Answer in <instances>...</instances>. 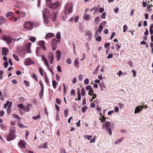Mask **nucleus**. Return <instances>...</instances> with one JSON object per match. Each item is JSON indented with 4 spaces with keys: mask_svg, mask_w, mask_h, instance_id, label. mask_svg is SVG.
Returning a JSON list of instances; mask_svg holds the SVG:
<instances>
[{
    "mask_svg": "<svg viewBox=\"0 0 153 153\" xmlns=\"http://www.w3.org/2000/svg\"><path fill=\"white\" fill-rule=\"evenodd\" d=\"M16 132V128L13 127L11 128L10 131L7 136V140L10 141L14 139L15 137V133Z\"/></svg>",
    "mask_w": 153,
    "mask_h": 153,
    "instance_id": "nucleus-1",
    "label": "nucleus"
},
{
    "mask_svg": "<svg viewBox=\"0 0 153 153\" xmlns=\"http://www.w3.org/2000/svg\"><path fill=\"white\" fill-rule=\"evenodd\" d=\"M72 5L71 3H67L65 7V11L66 13H70L72 11Z\"/></svg>",
    "mask_w": 153,
    "mask_h": 153,
    "instance_id": "nucleus-2",
    "label": "nucleus"
},
{
    "mask_svg": "<svg viewBox=\"0 0 153 153\" xmlns=\"http://www.w3.org/2000/svg\"><path fill=\"white\" fill-rule=\"evenodd\" d=\"M3 39L7 42L8 45H9L10 43H11L12 41V38L7 35H4L3 37Z\"/></svg>",
    "mask_w": 153,
    "mask_h": 153,
    "instance_id": "nucleus-3",
    "label": "nucleus"
},
{
    "mask_svg": "<svg viewBox=\"0 0 153 153\" xmlns=\"http://www.w3.org/2000/svg\"><path fill=\"white\" fill-rule=\"evenodd\" d=\"M110 125L111 123L107 121L105 123V127L107 133L111 135L112 134V132L111 129L110 128Z\"/></svg>",
    "mask_w": 153,
    "mask_h": 153,
    "instance_id": "nucleus-4",
    "label": "nucleus"
},
{
    "mask_svg": "<svg viewBox=\"0 0 153 153\" xmlns=\"http://www.w3.org/2000/svg\"><path fill=\"white\" fill-rule=\"evenodd\" d=\"M23 25L24 28L27 29L31 30L33 27V24L30 22H27Z\"/></svg>",
    "mask_w": 153,
    "mask_h": 153,
    "instance_id": "nucleus-5",
    "label": "nucleus"
},
{
    "mask_svg": "<svg viewBox=\"0 0 153 153\" xmlns=\"http://www.w3.org/2000/svg\"><path fill=\"white\" fill-rule=\"evenodd\" d=\"M24 64L25 65L28 66L34 64V62L31 59L27 58L25 60Z\"/></svg>",
    "mask_w": 153,
    "mask_h": 153,
    "instance_id": "nucleus-6",
    "label": "nucleus"
},
{
    "mask_svg": "<svg viewBox=\"0 0 153 153\" xmlns=\"http://www.w3.org/2000/svg\"><path fill=\"white\" fill-rule=\"evenodd\" d=\"M31 45V43H27L26 44L25 48L27 53H31V51L30 49Z\"/></svg>",
    "mask_w": 153,
    "mask_h": 153,
    "instance_id": "nucleus-7",
    "label": "nucleus"
},
{
    "mask_svg": "<svg viewBox=\"0 0 153 153\" xmlns=\"http://www.w3.org/2000/svg\"><path fill=\"white\" fill-rule=\"evenodd\" d=\"M91 34L92 33L90 31H88L86 32V33L85 34V38H86L87 41H90L91 39Z\"/></svg>",
    "mask_w": 153,
    "mask_h": 153,
    "instance_id": "nucleus-8",
    "label": "nucleus"
},
{
    "mask_svg": "<svg viewBox=\"0 0 153 153\" xmlns=\"http://www.w3.org/2000/svg\"><path fill=\"white\" fill-rule=\"evenodd\" d=\"M143 107V106H137L135 109L134 114H137L140 112L142 110Z\"/></svg>",
    "mask_w": 153,
    "mask_h": 153,
    "instance_id": "nucleus-9",
    "label": "nucleus"
},
{
    "mask_svg": "<svg viewBox=\"0 0 153 153\" xmlns=\"http://www.w3.org/2000/svg\"><path fill=\"white\" fill-rule=\"evenodd\" d=\"M7 22V19L4 18L3 16H0V25L6 23Z\"/></svg>",
    "mask_w": 153,
    "mask_h": 153,
    "instance_id": "nucleus-10",
    "label": "nucleus"
},
{
    "mask_svg": "<svg viewBox=\"0 0 153 153\" xmlns=\"http://www.w3.org/2000/svg\"><path fill=\"white\" fill-rule=\"evenodd\" d=\"M19 145L21 147L25 148L26 146V143L24 140H22L19 143Z\"/></svg>",
    "mask_w": 153,
    "mask_h": 153,
    "instance_id": "nucleus-11",
    "label": "nucleus"
},
{
    "mask_svg": "<svg viewBox=\"0 0 153 153\" xmlns=\"http://www.w3.org/2000/svg\"><path fill=\"white\" fill-rule=\"evenodd\" d=\"M49 60L50 61V63L52 64L53 63L54 59V55L52 53H50L49 54V56L48 57Z\"/></svg>",
    "mask_w": 153,
    "mask_h": 153,
    "instance_id": "nucleus-12",
    "label": "nucleus"
},
{
    "mask_svg": "<svg viewBox=\"0 0 153 153\" xmlns=\"http://www.w3.org/2000/svg\"><path fill=\"white\" fill-rule=\"evenodd\" d=\"M2 55H6V53L8 52L9 50L8 48H5L3 47L2 48Z\"/></svg>",
    "mask_w": 153,
    "mask_h": 153,
    "instance_id": "nucleus-13",
    "label": "nucleus"
},
{
    "mask_svg": "<svg viewBox=\"0 0 153 153\" xmlns=\"http://www.w3.org/2000/svg\"><path fill=\"white\" fill-rule=\"evenodd\" d=\"M60 3L58 1H57L53 3L51 8L53 9L56 8L58 7Z\"/></svg>",
    "mask_w": 153,
    "mask_h": 153,
    "instance_id": "nucleus-14",
    "label": "nucleus"
},
{
    "mask_svg": "<svg viewBox=\"0 0 153 153\" xmlns=\"http://www.w3.org/2000/svg\"><path fill=\"white\" fill-rule=\"evenodd\" d=\"M56 58L57 59V61H59L60 59L61 52L59 50L57 51L56 52Z\"/></svg>",
    "mask_w": 153,
    "mask_h": 153,
    "instance_id": "nucleus-15",
    "label": "nucleus"
},
{
    "mask_svg": "<svg viewBox=\"0 0 153 153\" xmlns=\"http://www.w3.org/2000/svg\"><path fill=\"white\" fill-rule=\"evenodd\" d=\"M46 5L50 8H51L52 5V3L51 0H46Z\"/></svg>",
    "mask_w": 153,
    "mask_h": 153,
    "instance_id": "nucleus-16",
    "label": "nucleus"
},
{
    "mask_svg": "<svg viewBox=\"0 0 153 153\" xmlns=\"http://www.w3.org/2000/svg\"><path fill=\"white\" fill-rule=\"evenodd\" d=\"M54 36V35L52 33H47L45 37L46 39H48Z\"/></svg>",
    "mask_w": 153,
    "mask_h": 153,
    "instance_id": "nucleus-17",
    "label": "nucleus"
},
{
    "mask_svg": "<svg viewBox=\"0 0 153 153\" xmlns=\"http://www.w3.org/2000/svg\"><path fill=\"white\" fill-rule=\"evenodd\" d=\"M32 107V105L31 104H29L27 107L24 108V110L27 112H28L31 109Z\"/></svg>",
    "mask_w": 153,
    "mask_h": 153,
    "instance_id": "nucleus-18",
    "label": "nucleus"
},
{
    "mask_svg": "<svg viewBox=\"0 0 153 153\" xmlns=\"http://www.w3.org/2000/svg\"><path fill=\"white\" fill-rule=\"evenodd\" d=\"M91 17V16L89 14H84L83 17V18L85 20H89Z\"/></svg>",
    "mask_w": 153,
    "mask_h": 153,
    "instance_id": "nucleus-19",
    "label": "nucleus"
},
{
    "mask_svg": "<svg viewBox=\"0 0 153 153\" xmlns=\"http://www.w3.org/2000/svg\"><path fill=\"white\" fill-rule=\"evenodd\" d=\"M124 140V137H121L118 140L115 141L114 142V144L116 145L118 143H119L120 142H121L123 140Z\"/></svg>",
    "mask_w": 153,
    "mask_h": 153,
    "instance_id": "nucleus-20",
    "label": "nucleus"
},
{
    "mask_svg": "<svg viewBox=\"0 0 153 153\" xmlns=\"http://www.w3.org/2000/svg\"><path fill=\"white\" fill-rule=\"evenodd\" d=\"M100 18L97 17L95 18L94 23L95 25H97L99 22Z\"/></svg>",
    "mask_w": 153,
    "mask_h": 153,
    "instance_id": "nucleus-21",
    "label": "nucleus"
},
{
    "mask_svg": "<svg viewBox=\"0 0 153 153\" xmlns=\"http://www.w3.org/2000/svg\"><path fill=\"white\" fill-rule=\"evenodd\" d=\"M57 42V41L56 39H53L51 43V46H55L56 45V43Z\"/></svg>",
    "mask_w": 153,
    "mask_h": 153,
    "instance_id": "nucleus-22",
    "label": "nucleus"
},
{
    "mask_svg": "<svg viewBox=\"0 0 153 153\" xmlns=\"http://www.w3.org/2000/svg\"><path fill=\"white\" fill-rule=\"evenodd\" d=\"M43 91H44V89H41V91H40L39 93V96L40 98L41 99L43 95Z\"/></svg>",
    "mask_w": 153,
    "mask_h": 153,
    "instance_id": "nucleus-23",
    "label": "nucleus"
},
{
    "mask_svg": "<svg viewBox=\"0 0 153 153\" xmlns=\"http://www.w3.org/2000/svg\"><path fill=\"white\" fill-rule=\"evenodd\" d=\"M17 124L18 126L20 128H23L25 127L24 125L21 124L20 122V121H18V122H17Z\"/></svg>",
    "mask_w": 153,
    "mask_h": 153,
    "instance_id": "nucleus-24",
    "label": "nucleus"
},
{
    "mask_svg": "<svg viewBox=\"0 0 153 153\" xmlns=\"http://www.w3.org/2000/svg\"><path fill=\"white\" fill-rule=\"evenodd\" d=\"M43 13V16L44 19V23L45 24H48V20L47 18L45 17V16L44 13Z\"/></svg>",
    "mask_w": 153,
    "mask_h": 153,
    "instance_id": "nucleus-25",
    "label": "nucleus"
},
{
    "mask_svg": "<svg viewBox=\"0 0 153 153\" xmlns=\"http://www.w3.org/2000/svg\"><path fill=\"white\" fill-rule=\"evenodd\" d=\"M57 82L54 80L52 81V85L53 88L55 89L56 88V85H57Z\"/></svg>",
    "mask_w": 153,
    "mask_h": 153,
    "instance_id": "nucleus-26",
    "label": "nucleus"
},
{
    "mask_svg": "<svg viewBox=\"0 0 153 153\" xmlns=\"http://www.w3.org/2000/svg\"><path fill=\"white\" fill-rule=\"evenodd\" d=\"M153 24H152L151 25L149 28V31L151 34H153V30L152 29V28H153Z\"/></svg>",
    "mask_w": 153,
    "mask_h": 153,
    "instance_id": "nucleus-27",
    "label": "nucleus"
},
{
    "mask_svg": "<svg viewBox=\"0 0 153 153\" xmlns=\"http://www.w3.org/2000/svg\"><path fill=\"white\" fill-rule=\"evenodd\" d=\"M13 117L15 118L18 119V121H20L21 120V118L17 115L16 114H13Z\"/></svg>",
    "mask_w": 153,
    "mask_h": 153,
    "instance_id": "nucleus-28",
    "label": "nucleus"
},
{
    "mask_svg": "<svg viewBox=\"0 0 153 153\" xmlns=\"http://www.w3.org/2000/svg\"><path fill=\"white\" fill-rule=\"evenodd\" d=\"M17 107L19 108L24 110V106L22 104H19L17 105Z\"/></svg>",
    "mask_w": 153,
    "mask_h": 153,
    "instance_id": "nucleus-29",
    "label": "nucleus"
},
{
    "mask_svg": "<svg viewBox=\"0 0 153 153\" xmlns=\"http://www.w3.org/2000/svg\"><path fill=\"white\" fill-rule=\"evenodd\" d=\"M56 37L58 39H59L61 38V33L59 32H58L57 33L56 36Z\"/></svg>",
    "mask_w": 153,
    "mask_h": 153,
    "instance_id": "nucleus-30",
    "label": "nucleus"
},
{
    "mask_svg": "<svg viewBox=\"0 0 153 153\" xmlns=\"http://www.w3.org/2000/svg\"><path fill=\"white\" fill-rule=\"evenodd\" d=\"M77 95H78V100H81V95L80 93V91L79 90L77 92Z\"/></svg>",
    "mask_w": 153,
    "mask_h": 153,
    "instance_id": "nucleus-31",
    "label": "nucleus"
},
{
    "mask_svg": "<svg viewBox=\"0 0 153 153\" xmlns=\"http://www.w3.org/2000/svg\"><path fill=\"white\" fill-rule=\"evenodd\" d=\"M42 148H46L47 146V143H45L43 144H42L41 145Z\"/></svg>",
    "mask_w": 153,
    "mask_h": 153,
    "instance_id": "nucleus-32",
    "label": "nucleus"
},
{
    "mask_svg": "<svg viewBox=\"0 0 153 153\" xmlns=\"http://www.w3.org/2000/svg\"><path fill=\"white\" fill-rule=\"evenodd\" d=\"M29 39L32 42H34L36 41V38L35 37H31L29 38Z\"/></svg>",
    "mask_w": 153,
    "mask_h": 153,
    "instance_id": "nucleus-33",
    "label": "nucleus"
},
{
    "mask_svg": "<svg viewBox=\"0 0 153 153\" xmlns=\"http://www.w3.org/2000/svg\"><path fill=\"white\" fill-rule=\"evenodd\" d=\"M106 16V13L105 12H104L102 13L101 16V18L102 19H105Z\"/></svg>",
    "mask_w": 153,
    "mask_h": 153,
    "instance_id": "nucleus-34",
    "label": "nucleus"
},
{
    "mask_svg": "<svg viewBox=\"0 0 153 153\" xmlns=\"http://www.w3.org/2000/svg\"><path fill=\"white\" fill-rule=\"evenodd\" d=\"M43 61L45 63V65L48 68L49 67V65L48 63V62L47 59H45V60H43Z\"/></svg>",
    "mask_w": 153,
    "mask_h": 153,
    "instance_id": "nucleus-35",
    "label": "nucleus"
},
{
    "mask_svg": "<svg viewBox=\"0 0 153 153\" xmlns=\"http://www.w3.org/2000/svg\"><path fill=\"white\" fill-rule=\"evenodd\" d=\"M88 94L91 96H92L94 94V92L93 89H91V90L89 91Z\"/></svg>",
    "mask_w": 153,
    "mask_h": 153,
    "instance_id": "nucleus-36",
    "label": "nucleus"
},
{
    "mask_svg": "<svg viewBox=\"0 0 153 153\" xmlns=\"http://www.w3.org/2000/svg\"><path fill=\"white\" fill-rule=\"evenodd\" d=\"M128 29V27L126 25H124L123 27V32H125Z\"/></svg>",
    "mask_w": 153,
    "mask_h": 153,
    "instance_id": "nucleus-37",
    "label": "nucleus"
},
{
    "mask_svg": "<svg viewBox=\"0 0 153 153\" xmlns=\"http://www.w3.org/2000/svg\"><path fill=\"white\" fill-rule=\"evenodd\" d=\"M103 28V27L102 25H100L98 27V32L99 33L101 32L102 31Z\"/></svg>",
    "mask_w": 153,
    "mask_h": 153,
    "instance_id": "nucleus-38",
    "label": "nucleus"
},
{
    "mask_svg": "<svg viewBox=\"0 0 153 153\" xmlns=\"http://www.w3.org/2000/svg\"><path fill=\"white\" fill-rule=\"evenodd\" d=\"M88 108L86 106H84L82 107V111L83 113H85L87 110Z\"/></svg>",
    "mask_w": 153,
    "mask_h": 153,
    "instance_id": "nucleus-39",
    "label": "nucleus"
},
{
    "mask_svg": "<svg viewBox=\"0 0 153 153\" xmlns=\"http://www.w3.org/2000/svg\"><path fill=\"white\" fill-rule=\"evenodd\" d=\"M13 13L12 12L10 11L7 13L6 14V16L7 17H8L10 16H11L12 14Z\"/></svg>",
    "mask_w": 153,
    "mask_h": 153,
    "instance_id": "nucleus-40",
    "label": "nucleus"
},
{
    "mask_svg": "<svg viewBox=\"0 0 153 153\" xmlns=\"http://www.w3.org/2000/svg\"><path fill=\"white\" fill-rule=\"evenodd\" d=\"M85 94V90L84 88H83L81 90V94L82 96H84Z\"/></svg>",
    "mask_w": 153,
    "mask_h": 153,
    "instance_id": "nucleus-41",
    "label": "nucleus"
},
{
    "mask_svg": "<svg viewBox=\"0 0 153 153\" xmlns=\"http://www.w3.org/2000/svg\"><path fill=\"white\" fill-rule=\"evenodd\" d=\"M66 62L68 64H71L72 62L71 59L70 58L68 59L66 61Z\"/></svg>",
    "mask_w": 153,
    "mask_h": 153,
    "instance_id": "nucleus-42",
    "label": "nucleus"
},
{
    "mask_svg": "<svg viewBox=\"0 0 153 153\" xmlns=\"http://www.w3.org/2000/svg\"><path fill=\"white\" fill-rule=\"evenodd\" d=\"M92 137V136L91 135H85L84 136V137L85 138H87L88 140H90Z\"/></svg>",
    "mask_w": 153,
    "mask_h": 153,
    "instance_id": "nucleus-43",
    "label": "nucleus"
},
{
    "mask_svg": "<svg viewBox=\"0 0 153 153\" xmlns=\"http://www.w3.org/2000/svg\"><path fill=\"white\" fill-rule=\"evenodd\" d=\"M74 64L76 67H78L79 65V62L77 59H76L74 60Z\"/></svg>",
    "mask_w": 153,
    "mask_h": 153,
    "instance_id": "nucleus-44",
    "label": "nucleus"
},
{
    "mask_svg": "<svg viewBox=\"0 0 153 153\" xmlns=\"http://www.w3.org/2000/svg\"><path fill=\"white\" fill-rule=\"evenodd\" d=\"M13 56L16 60L17 61H19V59L18 58V56L17 55L15 54H13Z\"/></svg>",
    "mask_w": 153,
    "mask_h": 153,
    "instance_id": "nucleus-45",
    "label": "nucleus"
},
{
    "mask_svg": "<svg viewBox=\"0 0 153 153\" xmlns=\"http://www.w3.org/2000/svg\"><path fill=\"white\" fill-rule=\"evenodd\" d=\"M91 89H93L91 88L90 85H87L86 87V89L87 91H90Z\"/></svg>",
    "mask_w": 153,
    "mask_h": 153,
    "instance_id": "nucleus-46",
    "label": "nucleus"
},
{
    "mask_svg": "<svg viewBox=\"0 0 153 153\" xmlns=\"http://www.w3.org/2000/svg\"><path fill=\"white\" fill-rule=\"evenodd\" d=\"M9 103H10V101H7L6 103H5L4 105V108H6L7 107H8V105Z\"/></svg>",
    "mask_w": 153,
    "mask_h": 153,
    "instance_id": "nucleus-47",
    "label": "nucleus"
},
{
    "mask_svg": "<svg viewBox=\"0 0 153 153\" xmlns=\"http://www.w3.org/2000/svg\"><path fill=\"white\" fill-rule=\"evenodd\" d=\"M89 83V79L88 78H86L84 80V83L87 85Z\"/></svg>",
    "mask_w": 153,
    "mask_h": 153,
    "instance_id": "nucleus-48",
    "label": "nucleus"
},
{
    "mask_svg": "<svg viewBox=\"0 0 153 153\" xmlns=\"http://www.w3.org/2000/svg\"><path fill=\"white\" fill-rule=\"evenodd\" d=\"M40 117V116L39 115L37 116H34L32 118L34 120H36L39 119V118Z\"/></svg>",
    "mask_w": 153,
    "mask_h": 153,
    "instance_id": "nucleus-49",
    "label": "nucleus"
},
{
    "mask_svg": "<svg viewBox=\"0 0 153 153\" xmlns=\"http://www.w3.org/2000/svg\"><path fill=\"white\" fill-rule=\"evenodd\" d=\"M39 71L40 72V73L41 74V75L42 76H43V69L42 68H39Z\"/></svg>",
    "mask_w": 153,
    "mask_h": 153,
    "instance_id": "nucleus-50",
    "label": "nucleus"
},
{
    "mask_svg": "<svg viewBox=\"0 0 153 153\" xmlns=\"http://www.w3.org/2000/svg\"><path fill=\"white\" fill-rule=\"evenodd\" d=\"M64 113L65 116V117H67L68 115V110L67 109L65 110L64 111Z\"/></svg>",
    "mask_w": 153,
    "mask_h": 153,
    "instance_id": "nucleus-51",
    "label": "nucleus"
},
{
    "mask_svg": "<svg viewBox=\"0 0 153 153\" xmlns=\"http://www.w3.org/2000/svg\"><path fill=\"white\" fill-rule=\"evenodd\" d=\"M56 103L60 105L61 103V100L60 99H59L58 98H57L56 99Z\"/></svg>",
    "mask_w": 153,
    "mask_h": 153,
    "instance_id": "nucleus-52",
    "label": "nucleus"
},
{
    "mask_svg": "<svg viewBox=\"0 0 153 153\" xmlns=\"http://www.w3.org/2000/svg\"><path fill=\"white\" fill-rule=\"evenodd\" d=\"M114 110L115 112H116V113L118 112L119 110V109L118 108V107H117V106H115L114 107Z\"/></svg>",
    "mask_w": 153,
    "mask_h": 153,
    "instance_id": "nucleus-53",
    "label": "nucleus"
},
{
    "mask_svg": "<svg viewBox=\"0 0 153 153\" xmlns=\"http://www.w3.org/2000/svg\"><path fill=\"white\" fill-rule=\"evenodd\" d=\"M32 77L36 81H38V79L36 75L33 74L32 75Z\"/></svg>",
    "mask_w": 153,
    "mask_h": 153,
    "instance_id": "nucleus-54",
    "label": "nucleus"
},
{
    "mask_svg": "<svg viewBox=\"0 0 153 153\" xmlns=\"http://www.w3.org/2000/svg\"><path fill=\"white\" fill-rule=\"evenodd\" d=\"M101 37L99 36L97 38H96V40L99 42H100L101 41Z\"/></svg>",
    "mask_w": 153,
    "mask_h": 153,
    "instance_id": "nucleus-55",
    "label": "nucleus"
},
{
    "mask_svg": "<svg viewBox=\"0 0 153 153\" xmlns=\"http://www.w3.org/2000/svg\"><path fill=\"white\" fill-rule=\"evenodd\" d=\"M110 43H105L104 45V47L105 48H107L109 47L110 45Z\"/></svg>",
    "mask_w": 153,
    "mask_h": 153,
    "instance_id": "nucleus-56",
    "label": "nucleus"
},
{
    "mask_svg": "<svg viewBox=\"0 0 153 153\" xmlns=\"http://www.w3.org/2000/svg\"><path fill=\"white\" fill-rule=\"evenodd\" d=\"M3 65L4 66V67L5 68H6L7 67L8 65V63L7 62H4Z\"/></svg>",
    "mask_w": 153,
    "mask_h": 153,
    "instance_id": "nucleus-57",
    "label": "nucleus"
},
{
    "mask_svg": "<svg viewBox=\"0 0 153 153\" xmlns=\"http://www.w3.org/2000/svg\"><path fill=\"white\" fill-rule=\"evenodd\" d=\"M114 112V111L113 110L110 111H108V115H110L111 114H113Z\"/></svg>",
    "mask_w": 153,
    "mask_h": 153,
    "instance_id": "nucleus-58",
    "label": "nucleus"
},
{
    "mask_svg": "<svg viewBox=\"0 0 153 153\" xmlns=\"http://www.w3.org/2000/svg\"><path fill=\"white\" fill-rule=\"evenodd\" d=\"M12 105V102H10V103H9L8 105L7 108H11V107Z\"/></svg>",
    "mask_w": 153,
    "mask_h": 153,
    "instance_id": "nucleus-59",
    "label": "nucleus"
},
{
    "mask_svg": "<svg viewBox=\"0 0 153 153\" xmlns=\"http://www.w3.org/2000/svg\"><path fill=\"white\" fill-rule=\"evenodd\" d=\"M117 74L120 77L123 75V73L121 71H120Z\"/></svg>",
    "mask_w": 153,
    "mask_h": 153,
    "instance_id": "nucleus-60",
    "label": "nucleus"
},
{
    "mask_svg": "<svg viewBox=\"0 0 153 153\" xmlns=\"http://www.w3.org/2000/svg\"><path fill=\"white\" fill-rule=\"evenodd\" d=\"M118 105L119 107L120 108H123L124 106V105L123 104H122L121 103H118Z\"/></svg>",
    "mask_w": 153,
    "mask_h": 153,
    "instance_id": "nucleus-61",
    "label": "nucleus"
},
{
    "mask_svg": "<svg viewBox=\"0 0 153 153\" xmlns=\"http://www.w3.org/2000/svg\"><path fill=\"white\" fill-rule=\"evenodd\" d=\"M82 78H83L82 75H79V77H78L80 81H81L82 80Z\"/></svg>",
    "mask_w": 153,
    "mask_h": 153,
    "instance_id": "nucleus-62",
    "label": "nucleus"
},
{
    "mask_svg": "<svg viewBox=\"0 0 153 153\" xmlns=\"http://www.w3.org/2000/svg\"><path fill=\"white\" fill-rule=\"evenodd\" d=\"M115 35V33L114 32H113L111 34V36L110 38V39L111 40L114 37V36Z\"/></svg>",
    "mask_w": 153,
    "mask_h": 153,
    "instance_id": "nucleus-63",
    "label": "nucleus"
},
{
    "mask_svg": "<svg viewBox=\"0 0 153 153\" xmlns=\"http://www.w3.org/2000/svg\"><path fill=\"white\" fill-rule=\"evenodd\" d=\"M104 11V9L102 7H101L99 10V11L100 13H102Z\"/></svg>",
    "mask_w": 153,
    "mask_h": 153,
    "instance_id": "nucleus-64",
    "label": "nucleus"
}]
</instances>
